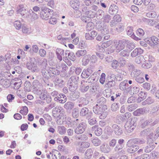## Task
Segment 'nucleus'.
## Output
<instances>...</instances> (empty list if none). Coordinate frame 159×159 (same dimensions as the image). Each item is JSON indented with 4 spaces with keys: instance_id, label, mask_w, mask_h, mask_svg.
Returning a JSON list of instances; mask_svg holds the SVG:
<instances>
[{
    "instance_id": "obj_1",
    "label": "nucleus",
    "mask_w": 159,
    "mask_h": 159,
    "mask_svg": "<svg viewBox=\"0 0 159 159\" xmlns=\"http://www.w3.org/2000/svg\"><path fill=\"white\" fill-rule=\"evenodd\" d=\"M42 10L40 14V16L42 19L47 20L50 17V13L52 12V10L46 7H42Z\"/></svg>"
},
{
    "instance_id": "obj_2",
    "label": "nucleus",
    "mask_w": 159,
    "mask_h": 159,
    "mask_svg": "<svg viewBox=\"0 0 159 159\" xmlns=\"http://www.w3.org/2000/svg\"><path fill=\"white\" fill-rule=\"evenodd\" d=\"M136 126V125L134 121L132 119H129L126 122L124 127L127 132L130 133L133 131Z\"/></svg>"
},
{
    "instance_id": "obj_3",
    "label": "nucleus",
    "mask_w": 159,
    "mask_h": 159,
    "mask_svg": "<svg viewBox=\"0 0 159 159\" xmlns=\"http://www.w3.org/2000/svg\"><path fill=\"white\" fill-rule=\"evenodd\" d=\"M87 127L86 122L82 120L75 129V132L77 134H82L85 131Z\"/></svg>"
},
{
    "instance_id": "obj_4",
    "label": "nucleus",
    "mask_w": 159,
    "mask_h": 159,
    "mask_svg": "<svg viewBox=\"0 0 159 159\" xmlns=\"http://www.w3.org/2000/svg\"><path fill=\"white\" fill-rule=\"evenodd\" d=\"M145 41L153 48L157 47V45L159 44V39L154 36H152L150 39H146Z\"/></svg>"
},
{
    "instance_id": "obj_5",
    "label": "nucleus",
    "mask_w": 159,
    "mask_h": 159,
    "mask_svg": "<svg viewBox=\"0 0 159 159\" xmlns=\"http://www.w3.org/2000/svg\"><path fill=\"white\" fill-rule=\"evenodd\" d=\"M107 109L106 105H100L98 104L94 106L93 108V111L94 113L97 115H100L105 111Z\"/></svg>"
},
{
    "instance_id": "obj_6",
    "label": "nucleus",
    "mask_w": 159,
    "mask_h": 159,
    "mask_svg": "<svg viewBox=\"0 0 159 159\" xmlns=\"http://www.w3.org/2000/svg\"><path fill=\"white\" fill-rule=\"evenodd\" d=\"M125 40H119L114 43V46L116 52H119L125 48Z\"/></svg>"
},
{
    "instance_id": "obj_7",
    "label": "nucleus",
    "mask_w": 159,
    "mask_h": 159,
    "mask_svg": "<svg viewBox=\"0 0 159 159\" xmlns=\"http://www.w3.org/2000/svg\"><path fill=\"white\" fill-rule=\"evenodd\" d=\"M64 113L63 109L61 107H56L52 110L53 116L55 117L60 118L61 115L63 114Z\"/></svg>"
},
{
    "instance_id": "obj_8",
    "label": "nucleus",
    "mask_w": 159,
    "mask_h": 159,
    "mask_svg": "<svg viewBox=\"0 0 159 159\" xmlns=\"http://www.w3.org/2000/svg\"><path fill=\"white\" fill-rule=\"evenodd\" d=\"M17 13L20 14L24 18H28L30 16L29 15V11H28L25 7L22 5L20 6L17 11Z\"/></svg>"
},
{
    "instance_id": "obj_9",
    "label": "nucleus",
    "mask_w": 159,
    "mask_h": 159,
    "mask_svg": "<svg viewBox=\"0 0 159 159\" xmlns=\"http://www.w3.org/2000/svg\"><path fill=\"white\" fill-rule=\"evenodd\" d=\"M114 75L112 74L110 76H108L107 78L105 84V87L107 88H109L114 86L115 85V82L112 78L114 77Z\"/></svg>"
},
{
    "instance_id": "obj_10",
    "label": "nucleus",
    "mask_w": 159,
    "mask_h": 159,
    "mask_svg": "<svg viewBox=\"0 0 159 159\" xmlns=\"http://www.w3.org/2000/svg\"><path fill=\"white\" fill-rule=\"evenodd\" d=\"M26 67L29 70L33 72H37L38 70V68L37 64L32 61H28L26 63Z\"/></svg>"
},
{
    "instance_id": "obj_11",
    "label": "nucleus",
    "mask_w": 159,
    "mask_h": 159,
    "mask_svg": "<svg viewBox=\"0 0 159 159\" xmlns=\"http://www.w3.org/2000/svg\"><path fill=\"white\" fill-rule=\"evenodd\" d=\"M148 111L146 107H143L138 109L134 111L133 114L134 116H139L142 115L147 113Z\"/></svg>"
},
{
    "instance_id": "obj_12",
    "label": "nucleus",
    "mask_w": 159,
    "mask_h": 159,
    "mask_svg": "<svg viewBox=\"0 0 159 159\" xmlns=\"http://www.w3.org/2000/svg\"><path fill=\"white\" fill-rule=\"evenodd\" d=\"M96 26L98 30L101 31V33L104 35L107 34L108 32L107 29L106 28V26L104 27L102 23H99L98 22L96 23Z\"/></svg>"
},
{
    "instance_id": "obj_13",
    "label": "nucleus",
    "mask_w": 159,
    "mask_h": 159,
    "mask_svg": "<svg viewBox=\"0 0 159 159\" xmlns=\"http://www.w3.org/2000/svg\"><path fill=\"white\" fill-rule=\"evenodd\" d=\"M34 94L39 96V98L41 99H44V96L47 94V92L45 90L43 89H35L34 90Z\"/></svg>"
},
{
    "instance_id": "obj_14",
    "label": "nucleus",
    "mask_w": 159,
    "mask_h": 159,
    "mask_svg": "<svg viewBox=\"0 0 159 159\" xmlns=\"http://www.w3.org/2000/svg\"><path fill=\"white\" fill-rule=\"evenodd\" d=\"M41 70L43 76L46 79H48L51 77L49 67H48L47 68H42Z\"/></svg>"
},
{
    "instance_id": "obj_15",
    "label": "nucleus",
    "mask_w": 159,
    "mask_h": 159,
    "mask_svg": "<svg viewBox=\"0 0 159 159\" xmlns=\"http://www.w3.org/2000/svg\"><path fill=\"white\" fill-rule=\"evenodd\" d=\"M112 128L115 134L117 135H120L123 133L122 128L116 124H114L112 125Z\"/></svg>"
},
{
    "instance_id": "obj_16",
    "label": "nucleus",
    "mask_w": 159,
    "mask_h": 159,
    "mask_svg": "<svg viewBox=\"0 0 159 159\" xmlns=\"http://www.w3.org/2000/svg\"><path fill=\"white\" fill-rule=\"evenodd\" d=\"M92 113L89 112V109L86 107L83 108L80 112V115L82 116H88L87 118L91 117Z\"/></svg>"
},
{
    "instance_id": "obj_17",
    "label": "nucleus",
    "mask_w": 159,
    "mask_h": 159,
    "mask_svg": "<svg viewBox=\"0 0 159 159\" xmlns=\"http://www.w3.org/2000/svg\"><path fill=\"white\" fill-rule=\"evenodd\" d=\"M93 73V70L89 68L83 70L81 77L83 78L86 79L89 76Z\"/></svg>"
},
{
    "instance_id": "obj_18",
    "label": "nucleus",
    "mask_w": 159,
    "mask_h": 159,
    "mask_svg": "<svg viewBox=\"0 0 159 159\" xmlns=\"http://www.w3.org/2000/svg\"><path fill=\"white\" fill-rule=\"evenodd\" d=\"M155 147L154 143L151 141H148L147 143V145L145 148V152L147 153L153 150Z\"/></svg>"
},
{
    "instance_id": "obj_19",
    "label": "nucleus",
    "mask_w": 159,
    "mask_h": 159,
    "mask_svg": "<svg viewBox=\"0 0 159 159\" xmlns=\"http://www.w3.org/2000/svg\"><path fill=\"white\" fill-rule=\"evenodd\" d=\"M87 81L83 80L81 82L80 86V90L82 93H84L87 92L89 88V87L87 85Z\"/></svg>"
},
{
    "instance_id": "obj_20",
    "label": "nucleus",
    "mask_w": 159,
    "mask_h": 159,
    "mask_svg": "<svg viewBox=\"0 0 159 159\" xmlns=\"http://www.w3.org/2000/svg\"><path fill=\"white\" fill-rule=\"evenodd\" d=\"M126 31L127 35H130L131 37L134 38L136 40H139L141 39L140 38L137 37L135 36L133 32V28L131 27H128L126 29Z\"/></svg>"
},
{
    "instance_id": "obj_21",
    "label": "nucleus",
    "mask_w": 159,
    "mask_h": 159,
    "mask_svg": "<svg viewBox=\"0 0 159 159\" xmlns=\"http://www.w3.org/2000/svg\"><path fill=\"white\" fill-rule=\"evenodd\" d=\"M140 134L141 136H148L150 137L152 136L153 134V130L150 128L145 129L141 132Z\"/></svg>"
},
{
    "instance_id": "obj_22",
    "label": "nucleus",
    "mask_w": 159,
    "mask_h": 159,
    "mask_svg": "<svg viewBox=\"0 0 159 159\" xmlns=\"http://www.w3.org/2000/svg\"><path fill=\"white\" fill-rule=\"evenodd\" d=\"M56 53L58 60H62V58H64V52L62 49L57 48L56 49Z\"/></svg>"
},
{
    "instance_id": "obj_23",
    "label": "nucleus",
    "mask_w": 159,
    "mask_h": 159,
    "mask_svg": "<svg viewBox=\"0 0 159 159\" xmlns=\"http://www.w3.org/2000/svg\"><path fill=\"white\" fill-rule=\"evenodd\" d=\"M100 151L103 152L107 153L110 151V148L106 143H103L100 146Z\"/></svg>"
},
{
    "instance_id": "obj_24",
    "label": "nucleus",
    "mask_w": 159,
    "mask_h": 159,
    "mask_svg": "<svg viewBox=\"0 0 159 159\" xmlns=\"http://www.w3.org/2000/svg\"><path fill=\"white\" fill-rule=\"evenodd\" d=\"M92 130L94 131L95 134L97 136H100L102 133V129L98 126L94 125L92 128Z\"/></svg>"
},
{
    "instance_id": "obj_25",
    "label": "nucleus",
    "mask_w": 159,
    "mask_h": 159,
    "mask_svg": "<svg viewBox=\"0 0 159 159\" xmlns=\"http://www.w3.org/2000/svg\"><path fill=\"white\" fill-rule=\"evenodd\" d=\"M118 11V7L114 5L110 7L109 10V13L112 15L116 14Z\"/></svg>"
},
{
    "instance_id": "obj_26",
    "label": "nucleus",
    "mask_w": 159,
    "mask_h": 159,
    "mask_svg": "<svg viewBox=\"0 0 159 159\" xmlns=\"http://www.w3.org/2000/svg\"><path fill=\"white\" fill-rule=\"evenodd\" d=\"M143 53V50L140 48H135L131 53V56L132 57H135L137 55Z\"/></svg>"
},
{
    "instance_id": "obj_27",
    "label": "nucleus",
    "mask_w": 159,
    "mask_h": 159,
    "mask_svg": "<svg viewBox=\"0 0 159 159\" xmlns=\"http://www.w3.org/2000/svg\"><path fill=\"white\" fill-rule=\"evenodd\" d=\"M79 81V79L78 77L75 76H72L69 79L68 83L77 85Z\"/></svg>"
},
{
    "instance_id": "obj_28",
    "label": "nucleus",
    "mask_w": 159,
    "mask_h": 159,
    "mask_svg": "<svg viewBox=\"0 0 159 159\" xmlns=\"http://www.w3.org/2000/svg\"><path fill=\"white\" fill-rule=\"evenodd\" d=\"M125 42L126 46L128 48L129 51H131L135 48L134 44L133 42L126 40H125Z\"/></svg>"
},
{
    "instance_id": "obj_29",
    "label": "nucleus",
    "mask_w": 159,
    "mask_h": 159,
    "mask_svg": "<svg viewBox=\"0 0 159 159\" xmlns=\"http://www.w3.org/2000/svg\"><path fill=\"white\" fill-rule=\"evenodd\" d=\"M29 15L30 17L28 18H30L31 20H36L38 18V15L34 13L32 10H29Z\"/></svg>"
},
{
    "instance_id": "obj_30",
    "label": "nucleus",
    "mask_w": 159,
    "mask_h": 159,
    "mask_svg": "<svg viewBox=\"0 0 159 159\" xmlns=\"http://www.w3.org/2000/svg\"><path fill=\"white\" fill-rule=\"evenodd\" d=\"M64 81L61 79H60L58 77H56L54 81V83L55 85L61 87L63 85Z\"/></svg>"
},
{
    "instance_id": "obj_31",
    "label": "nucleus",
    "mask_w": 159,
    "mask_h": 159,
    "mask_svg": "<svg viewBox=\"0 0 159 159\" xmlns=\"http://www.w3.org/2000/svg\"><path fill=\"white\" fill-rule=\"evenodd\" d=\"M74 107V104L73 102L69 101L66 102L64 105V107L67 110H71Z\"/></svg>"
},
{
    "instance_id": "obj_32",
    "label": "nucleus",
    "mask_w": 159,
    "mask_h": 159,
    "mask_svg": "<svg viewBox=\"0 0 159 159\" xmlns=\"http://www.w3.org/2000/svg\"><path fill=\"white\" fill-rule=\"evenodd\" d=\"M1 84L4 88H7L10 85V82L9 80L7 79H2L0 80Z\"/></svg>"
},
{
    "instance_id": "obj_33",
    "label": "nucleus",
    "mask_w": 159,
    "mask_h": 159,
    "mask_svg": "<svg viewBox=\"0 0 159 159\" xmlns=\"http://www.w3.org/2000/svg\"><path fill=\"white\" fill-rule=\"evenodd\" d=\"M89 57L88 55H86L83 57L82 60V64L83 66H86L89 63L90 61Z\"/></svg>"
},
{
    "instance_id": "obj_34",
    "label": "nucleus",
    "mask_w": 159,
    "mask_h": 159,
    "mask_svg": "<svg viewBox=\"0 0 159 159\" xmlns=\"http://www.w3.org/2000/svg\"><path fill=\"white\" fill-rule=\"evenodd\" d=\"M128 80H125L121 82L119 85L120 89L121 90H124L127 87L128 84H127Z\"/></svg>"
},
{
    "instance_id": "obj_35",
    "label": "nucleus",
    "mask_w": 159,
    "mask_h": 159,
    "mask_svg": "<svg viewBox=\"0 0 159 159\" xmlns=\"http://www.w3.org/2000/svg\"><path fill=\"white\" fill-rule=\"evenodd\" d=\"M97 74L94 73L87 80V82L89 83H93L95 80Z\"/></svg>"
},
{
    "instance_id": "obj_36",
    "label": "nucleus",
    "mask_w": 159,
    "mask_h": 159,
    "mask_svg": "<svg viewBox=\"0 0 159 159\" xmlns=\"http://www.w3.org/2000/svg\"><path fill=\"white\" fill-rule=\"evenodd\" d=\"M145 60L144 57L141 55L136 57L135 59V62L137 64H140L143 62Z\"/></svg>"
},
{
    "instance_id": "obj_37",
    "label": "nucleus",
    "mask_w": 159,
    "mask_h": 159,
    "mask_svg": "<svg viewBox=\"0 0 159 159\" xmlns=\"http://www.w3.org/2000/svg\"><path fill=\"white\" fill-rule=\"evenodd\" d=\"M93 154V151L91 148L87 149L85 153V156L88 159L91 158Z\"/></svg>"
},
{
    "instance_id": "obj_38",
    "label": "nucleus",
    "mask_w": 159,
    "mask_h": 159,
    "mask_svg": "<svg viewBox=\"0 0 159 159\" xmlns=\"http://www.w3.org/2000/svg\"><path fill=\"white\" fill-rule=\"evenodd\" d=\"M129 51L127 49H125L123 50H122L120 53L119 55L121 57H128L129 55Z\"/></svg>"
},
{
    "instance_id": "obj_39",
    "label": "nucleus",
    "mask_w": 159,
    "mask_h": 159,
    "mask_svg": "<svg viewBox=\"0 0 159 159\" xmlns=\"http://www.w3.org/2000/svg\"><path fill=\"white\" fill-rule=\"evenodd\" d=\"M156 12L154 11H151L146 13V16L150 18H155L157 16Z\"/></svg>"
},
{
    "instance_id": "obj_40",
    "label": "nucleus",
    "mask_w": 159,
    "mask_h": 159,
    "mask_svg": "<svg viewBox=\"0 0 159 159\" xmlns=\"http://www.w3.org/2000/svg\"><path fill=\"white\" fill-rule=\"evenodd\" d=\"M111 18V17L110 15L107 13H106L104 15L102 19L104 22L109 23Z\"/></svg>"
},
{
    "instance_id": "obj_41",
    "label": "nucleus",
    "mask_w": 159,
    "mask_h": 159,
    "mask_svg": "<svg viewBox=\"0 0 159 159\" xmlns=\"http://www.w3.org/2000/svg\"><path fill=\"white\" fill-rule=\"evenodd\" d=\"M87 53V51L86 50H78L76 52V55L77 57H80L85 56Z\"/></svg>"
},
{
    "instance_id": "obj_42",
    "label": "nucleus",
    "mask_w": 159,
    "mask_h": 159,
    "mask_svg": "<svg viewBox=\"0 0 159 159\" xmlns=\"http://www.w3.org/2000/svg\"><path fill=\"white\" fill-rule=\"evenodd\" d=\"M51 73L55 75H58L60 73V71L56 68L53 67H49Z\"/></svg>"
},
{
    "instance_id": "obj_43",
    "label": "nucleus",
    "mask_w": 159,
    "mask_h": 159,
    "mask_svg": "<svg viewBox=\"0 0 159 159\" xmlns=\"http://www.w3.org/2000/svg\"><path fill=\"white\" fill-rule=\"evenodd\" d=\"M68 86L69 90L71 92H74L77 89L78 85L68 83Z\"/></svg>"
},
{
    "instance_id": "obj_44",
    "label": "nucleus",
    "mask_w": 159,
    "mask_h": 159,
    "mask_svg": "<svg viewBox=\"0 0 159 159\" xmlns=\"http://www.w3.org/2000/svg\"><path fill=\"white\" fill-rule=\"evenodd\" d=\"M94 23L91 21H89L87 23L86 26V30L88 31H91L94 28Z\"/></svg>"
},
{
    "instance_id": "obj_45",
    "label": "nucleus",
    "mask_w": 159,
    "mask_h": 159,
    "mask_svg": "<svg viewBox=\"0 0 159 159\" xmlns=\"http://www.w3.org/2000/svg\"><path fill=\"white\" fill-rule=\"evenodd\" d=\"M89 18H93L95 17L96 12L91 10H89L87 12L86 14Z\"/></svg>"
},
{
    "instance_id": "obj_46",
    "label": "nucleus",
    "mask_w": 159,
    "mask_h": 159,
    "mask_svg": "<svg viewBox=\"0 0 159 159\" xmlns=\"http://www.w3.org/2000/svg\"><path fill=\"white\" fill-rule=\"evenodd\" d=\"M152 121V119H149L148 120L145 121L142 124V127H144L148 125H154L153 124Z\"/></svg>"
},
{
    "instance_id": "obj_47",
    "label": "nucleus",
    "mask_w": 159,
    "mask_h": 159,
    "mask_svg": "<svg viewBox=\"0 0 159 159\" xmlns=\"http://www.w3.org/2000/svg\"><path fill=\"white\" fill-rule=\"evenodd\" d=\"M93 144L95 146H99L101 143V141L98 138H95L92 140Z\"/></svg>"
},
{
    "instance_id": "obj_48",
    "label": "nucleus",
    "mask_w": 159,
    "mask_h": 159,
    "mask_svg": "<svg viewBox=\"0 0 159 159\" xmlns=\"http://www.w3.org/2000/svg\"><path fill=\"white\" fill-rule=\"evenodd\" d=\"M72 116L74 118H77L79 116V109L77 108H74L72 111Z\"/></svg>"
},
{
    "instance_id": "obj_49",
    "label": "nucleus",
    "mask_w": 159,
    "mask_h": 159,
    "mask_svg": "<svg viewBox=\"0 0 159 159\" xmlns=\"http://www.w3.org/2000/svg\"><path fill=\"white\" fill-rule=\"evenodd\" d=\"M14 26L16 29L19 30L21 28V23L20 21L16 20L14 22Z\"/></svg>"
},
{
    "instance_id": "obj_50",
    "label": "nucleus",
    "mask_w": 159,
    "mask_h": 159,
    "mask_svg": "<svg viewBox=\"0 0 159 159\" xmlns=\"http://www.w3.org/2000/svg\"><path fill=\"white\" fill-rule=\"evenodd\" d=\"M58 130L59 133L62 135L66 133V129L64 126H59L58 127Z\"/></svg>"
},
{
    "instance_id": "obj_51",
    "label": "nucleus",
    "mask_w": 159,
    "mask_h": 159,
    "mask_svg": "<svg viewBox=\"0 0 159 159\" xmlns=\"http://www.w3.org/2000/svg\"><path fill=\"white\" fill-rule=\"evenodd\" d=\"M22 83V81L21 80L19 79L17 82H16L14 83V89H18L20 87V85Z\"/></svg>"
},
{
    "instance_id": "obj_52",
    "label": "nucleus",
    "mask_w": 159,
    "mask_h": 159,
    "mask_svg": "<svg viewBox=\"0 0 159 159\" xmlns=\"http://www.w3.org/2000/svg\"><path fill=\"white\" fill-rule=\"evenodd\" d=\"M87 136L85 134L80 135L76 137V139L81 141H85L88 139Z\"/></svg>"
},
{
    "instance_id": "obj_53",
    "label": "nucleus",
    "mask_w": 159,
    "mask_h": 159,
    "mask_svg": "<svg viewBox=\"0 0 159 159\" xmlns=\"http://www.w3.org/2000/svg\"><path fill=\"white\" fill-rule=\"evenodd\" d=\"M106 99L104 98H101L98 100L97 104L102 106L106 105L104 104L106 102Z\"/></svg>"
},
{
    "instance_id": "obj_54",
    "label": "nucleus",
    "mask_w": 159,
    "mask_h": 159,
    "mask_svg": "<svg viewBox=\"0 0 159 159\" xmlns=\"http://www.w3.org/2000/svg\"><path fill=\"white\" fill-rule=\"evenodd\" d=\"M137 107V105L136 104H133L129 105L127 107V108L129 111H132L136 109Z\"/></svg>"
},
{
    "instance_id": "obj_55",
    "label": "nucleus",
    "mask_w": 159,
    "mask_h": 159,
    "mask_svg": "<svg viewBox=\"0 0 159 159\" xmlns=\"http://www.w3.org/2000/svg\"><path fill=\"white\" fill-rule=\"evenodd\" d=\"M119 104L116 103H113L111 107V109L113 111H116L119 108Z\"/></svg>"
},
{
    "instance_id": "obj_56",
    "label": "nucleus",
    "mask_w": 159,
    "mask_h": 159,
    "mask_svg": "<svg viewBox=\"0 0 159 159\" xmlns=\"http://www.w3.org/2000/svg\"><path fill=\"white\" fill-rule=\"evenodd\" d=\"M77 146L76 151L79 152H81L83 151V149H84L83 147H82L81 143H80V142H78L76 144Z\"/></svg>"
},
{
    "instance_id": "obj_57",
    "label": "nucleus",
    "mask_w": 159,
    "mask_h": 159,
    "mask_svg": "<svg viewBox=\"0 0 159 159\" xmlns=\"http://www.w3.org/2000/svg\"><path fill=\"white\" fill-rule=\"evenodd\" d=\"M70 3L71 4L72 7L76 10L79 9V2L76 3L75 2L72 1L70 2Z\"/></svg>"
},
{
    "instance_id": "obj_58",
    "label": "nucleus",
    "mask_w": 159,
    "mask_h": 159,
    "mask_svg": "<svg viewBox=\"0 0 159 159\" xmlns=\"http://www.w3.org/2000/svg\"><path fill=\"white\" fill-rule=\"evenodd\" d=\"M73 120H71V118L68 117L66 119V124L68 125L69 127H72V122Z\"/></svg>"
},
{
    "instance_id": "obj_59",
    "label": "nucleus",
    "mask_w": 159,
    "mask_h": 159,
    "mask_svg": "<svg viewBox=\"0 0 159 159\" xmlns=\"http://www.w3.org/2000/svg\"><path fill=\"white\" fill-rule=\"evenodd\" d=\"M114 77H115V78H114V79H115L117 81H121L123 80V75L120 74H117V75H114Z\"/></svg>"
},
{
    "instance_id": "obj_60",
    "label": "nucleus",
    "mask_w": 159,
    "mask_h": 159,
    "mask_svg": "<svg viewBox=\"0 0 159 159\" xmlns=\"http://www.w3.org/2000/svg\"><path fill=\"white\" fill-rule=\"evenodd\" d=\"M119 66V62H118L116 60H113L111 64V66L113 69H116Z\"/></svg>"
},
{
    "instance_id": "obj_61",
    "label": "nucleus",
    "mask_w": 159,
    "mask_h": 159,
    "mask_svg": "<svg viewBox=\"0 0 159 159\" xmlns=\"http://www.w3.org/2000/svg\"><path fill=\"white\" fill-rule=\"evenodd\" d=\"M136 33L139 37H141L144 35V32L143 29L139 28L137 30Z\"/></svg>"
},
{
    "instance_id": "obj_62",
    "label": "nucleus",
    "mask_w": 159,
    "mask_h": 159,
    "mask_svg": "<svg viewBox=\"0 0 159 159\" xmlns=\"http://www.w3.org/2000/svg\"><path fill=\"white\" fill-rule=\"evenodd\" d=\"M64 62L62 61V60H56V67L59 69L61 68V66Z\"/></svg>"
},
{
    "instance_id": "obj_63",
    "label": "nucleus",
    "mask_w": 159,
    "mask_h": 159,
    "mask_svg": "<svg viewBox=\"0 0 159 159\" xmlns=\"http://www.w3.org/2000/svg\"><path fill=\"white\" fill-rule=\"evenodd\" d=\"M28 112V109L27 107L25 106L23 107V109L20 110V112L23 115H26Z\"/></svg>"
},
{
    "instance_id": "obj_64",
    "label": "nucleus",
    "mask_w": 159,
    "mask_h": 159,
    "mask_svg": "<svg viewBox=\"0 0 159 159\" xmlns=\"http://www.w3.org/2000/svg\"><path fill=\"white\" fill-rule=\"evenodd\" d=\"M132 73L133 74L134 76L136 77L140 74L141 71L139 70L134 69L132 72Z\"/></svg>"
}]
</instances>
